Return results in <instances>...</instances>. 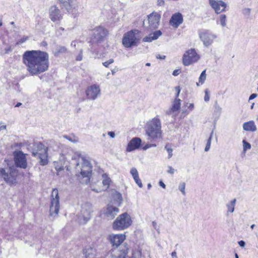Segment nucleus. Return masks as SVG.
Returning a JSON list of instances; mask_svg holds the SVG:
<instances>
[{"label": "nucleus", "instance_id": "obj_53", "mask_svg": "<svg viewBox=\"0 0 258 258\" xmlns=\"http://www.w3.org/2000/svg\"><path fill=\"white\" fill-rule=\"evenodd\" d=\"M135 182L140 187H142L143 184L140 179L135 181Z\"/></svg>", "mask_w": 258, "mask_h": 258}, {"label": "nucleus", "instance_id": "obj_7", "mask_svg": "<svg viewBox=\"0 0 258 258\" xmlns=\"http://www.w3.org/2000/svg\"><path fill=\"white\" fill-rule=\"evenodd\" d=\"M139 32L138 30H134L125 33L122 39L123 46L128 48L136 45L140 39Z\"/></svg>", "mask_w": 258, "mask_h": 258}, {"label": "nucleus", "instance_id": "obj_6", "mask_svg": "<svg viewBox=\"0 0 258 258\" xmlns=\"http://www.w3.org/2000/svg\"><path fill=\"white\" fill-rule=\"evenodd\" d=\"M131 216L126 213L119 215L113 223V229L122 230L128 228L132 224Z\"/></svg>", "mask_w": 258, "mask_h": 258}, {"label": "nucleus", "instance_id": "obj_63", "mask_svg": "<svg viewBox=\"0 0 258 258\" xmlns=\"http://www.w3.org/2000/svg\"><path fill=\"white\" fill-rule=\"evenodd\" d=\"M22 105V103L20 102L17 103V104L16 105V107H19Z\"/></svg>", "mask_w": 258, "mask_h": 258}, {"label": "nucleus", "instance_id": "obj_38", "mask_svg": "<svg viewBox=\"0 0 258 258\" xmlns=\"http://www.w3.org/2000/svg\"><path fill=\"white\" fill-rule=\"evenodd\" d=\"M185 183L184 182L180 183L178 186V189L182 193L183 195H185Z\"/></svg>", "mask_w": 258, "mask_h": 258}, {"label": "nucleus", "instance_id": "obj_4", "mask_svg": "<svg viewBox=\"0 0 258 258\" xmlns=\"http://www.w3.org/2000/svg\"><path fill=\"white\" fill-rule=\"evenodd\" d=\"M146 132V134L153 139L161 136V122L158 117H155L148 122Z\"/></svg>", "mask_w": 258, "mask_h": 258}, {"label": "nucleus", "instance_id": "obj_27", "mask_svg": "<svg viewBox=\"0 0 258 258\" xmlns=\"http://www.w3.org/2000/svg\"><path fill=\"white\" fill-rule=\"evenodd\" d=\"M85 258H96V251L95 248L91 247L86 248L84 250Z\"/></svg>", "mask_w": 258, "mask_h": 258}, {"label": "nucleus", "instance_id": "obj_45", "mask_svg": "<svg viewBox=\"0 0 258 258\" xmlns=\"http://www.w3.org/2000/svg\"><path fill=\"white\" fill-rule=\"evenodd\" d=\"M113 61H114V60L111 58V59H109L107 61H106L103 62V64L104 66L107 68V67H108L109 64L112 63L113 62Z\"/></svg>", "mask_w": 258, "mask_h": 258}, {"label": "nucleus", "instance_id": "obj_52", "mask_svg": "<svg viewBox=\"0 0 258 258\" xmlns=\"http://www.w3.org/2000/svg\"><path fill=\"white\" fill-rule=\"evenodd\" d=\"M7 128V125L3 124V123H0V132L2 130H6Z\"/></svg>", "mask_w": 258, "mask_h": 258}, {"label": "nucleus", "instance_id": "obj_35", "mask_svg": "<svg viewBox=\"0 0 258 258\" xmlns=\"http://www.w3.org/2000/svg\"><path fill=\"white\" fill-rule=\"evenodd\" d=\"M141 256V251L139 248L133 250L132 257L133 258H139Z\"/></svg>", "mask_w": 258, "mask_h": 258}, {"label": "nucleus", "instance_id": "obj_50", "mask_svg": "<svg viewBox=\"0 0 258 258\" xmlns=\"http://www.w3.org/2000/svg\"><path fill=\"white\" fill-rule=\"evenodd\" d=\"M175 90L176 92V95H175V98H177V97L179 96L180 92V88L179 86H176L175 88Z\"/></svg>", "mask_w": 258, "mask_h": 258}, {"label": "nucleus", "instance_id": "obj_56", "mask_svg": "<svg viewBox=\"0 0 258 258\" xmlns=\"http://www.w3.org/2000/svg\"><path fill=\"white\" fill-rule=\"evenodd\" d=\"M108 135L112 138L115 137V133L113 132H109Z\"/></svg>", "mask_w": 258, "mask_h": 258}, {"label": "nucleus", "instance_id": "obj_12", "mask_svg": "<svg viewBox=\"0 0 258 258\" xmlns=\"http://www.w3.org/2000/svg\"><path fill=\"white\" fill-rule=\"evenodd\" d=\"M14 162L17 167L26 169L27 167V162L26 155L21 151L14 152Z\"/></svg>", "mask_w": 258, "mask_h": 258}, {"label": "nucleus", "instance_id": "obj_16", "mask_svg": "<svg viewBox=\"0 0 258 258\" xmlns=\"http://www.w3.org/2000/svg\"><path fill=\"white\" fill-rule=\"evenodd\" d=\"M100 93V87L98 85L96 84L89 87L86 91L87 98L90 100H95L96 99Z\"/></svg>", "mask_w": 258, "mask_h": 258}, {"label": "nucleus", "instance_id": "obj_64", "mask_svg": "<svg viewBox=\"0 0 258 258\" xmlns=\"http://www.w3.org/2000/svg\"><path fill=\"white\" fill-rule=\"evenodd\" d=\"M156 58L158 59H161V56L160 54L156 55Z\"/></svg>", "mask_w": 258, "mask_h": 258}, {"label": "nucleus", "instance_id": "obj_33", "mask_svg": "<svg viewBox=\"0 0 258 258\" xmlns=\"http://www.w3.org/2000/svg\"><path fill=\"white\" fill-rule=\"evenodd\" d=\"M62 137L74 143H76L78 142V139L74 136L63 135Z\"/></svg>", "mask_w": 258, "mask_h": 258}, {"label": "nucleus", "instance_id": "obj_22", "mask_svg": "<svg viewBox=\"0 0 258 258\" xmlns=\"http://www.w3.org/2000/svg\"><path fill=\"white\" fill-rule=\"evenodd\" d=\"M68 160V158L64 155H62L60 156L58 161L54 162V166L55 170L59 173L64 169V165L66 160ZM58 175V173H57Z\"/></svg>", "mask_w": 258, "mask_h": 258}, {"label": "nucleus", "instance_id": "obj_51", "mask_svg": "<svg viewBox=\"0 0 258 258\" xmlns=\"http://www.w3.org/2000/svg\"><path fill=\"white\" fill-rule=\"evenodd\" d=\"M239 245L240 247H243L245 245V242L243 240H240L238 242Z\"/></svg>", "mask_w": 258, "mask_h": 258}, {"label": "nucleus", "instance_id": "obj_49", "mask_svg": "<svg viewBox=\"0 0 258 258\" xmlns=\"http://www.w3.org/2000/svg\"><path fill=\"white\" fill-rule=\"evenodd\" d=\"M83 59V51L82 50H80L79 54L77 55L76 57V60L77 61H81Z\"/></svg>", "mask_w": 258, "mask_h": 258}, {"label": "nucleus", "instance_id": "obj_17", "mask_svg": "<svg viewBox=\"0 0 258 258\" xmlns=\"http://www.w3.org/2000/svg\"><path fill=\"white\" fill-rule=\"evenodd\" d=\"M209 4L217 14L224 11L226 7L225 3L220 0H209Z\"/></svg>", "mask_w": 258, "mask_h": 258}, {"label": "nucleus", "instance_id": "obj_57", "mask_svg": "<svg viewBox=\"0 0 258 258\" xmlns=\"http://www.w3.org/2000/svg\"><path fill=\"white\" fill-rule=\"evenodd\" d=\"M171 256L172 257H177L176 252L175 251H173L171 253Z\"/></svg>", "mask_w": 258, "mask_h": 258}, {"label": "nucleus", "instance_id": "obj_48", "mask_svg": "<svg viewBox=\"0 0 258 258\" xmlns=\"http://www.w3.org/2000/svg\"><path fill=\"white\" fill-rule=\"evenodd\" d=\"M167 168H168V169L167 170V172L170 174H173L174 173L175 171H176L175 169H174L171 166H169L167 167Z\"/></svg>", "mask_w": 258, "mask_h": 258}, {"label": "nucleus", "instance_id": "obj_32", "mask_svg": "<svg viewBox=\"0 0 258 258\" xmlns=\"http://www.w3.org/2000/svg\"><path fill=\"white\" fill-rule=\"evenodd\" d=\"M206 70H204L202 73L201 74V75L199 78V83H197V85L198 86H200L199 83H200L201 85L203 84L205 82V81L206 79Z\"/></svg>", "mask_w": 258, "mask_h": 258}, {"label": "nucleus", "instance_id": "obj_8", "mask_svg": "<svg viewBox=\"0 0 258 258\" xmlns=\"http://www.w3.org/2000/svg\"><path fill=\"white\" fill-rule=\"evenodd\" d=\"M160 18L159 14L157 13H152L148 16L147 20L144 21L143 26L148 31H151L158 27Z\"/></svg>", "mask_w": 258, "mask_h": 258}, {"label": "nucleus", "instance_id": "obj_41", "mask_svg": "<svg viewBox=\"0 0 258 258\" xmlns=\"http://www.w3.org/2000/svg\"><path fill=\"white\" fill-rule=\"evenodd\" d=\"M243 144L244 151H246V150L250 149L251 148V145L246 141L243 140Z\"/></svg>", "mask_w": 258, "mask_h": 258}, {"label": "nucleus", "instance_id": "obj_21", "mask_svg": "<svg viewBox=\"0 0 258 258\" xmlns=\"http://www.w3.org/2000/svg\"><path fill=\"white\" fill-rule=\"evenodd\" d=\"M183 22V17L179 13L174 14L171 17L170 23L172 26L177 28Z\"/></svg>", "mask_w": 258, "mask_h": 258}, {"label": "nucleus", "instance_id": "obj_40", "mask_svg": "<svg viewBox=\"0 0 258 258\" xmlns=\"http://www.w3.org/2000/svg\"><path fill=\"white\" fill-rule=\"evenodd\" d=\"M165 150L168 154V158H170L172 156V149L170 147H169L168 145H166L165 147Z\"/></svg>", "mask_w": 258, "mask_h": 258}, {"label": "nucleus", "instance_id": "obj_29", "mask_svg": "<svg viewBox=\"0 0 258 258\" xmlns=\"http://www.w3.org/2000/svg\"><path fill=\"white\" fill-rule=\"evenodd\" d=\"M236 202V199H234L226 204V206L227 208V213H232L234 211Z\"/></svg>", "mask_w": 258, "mask_h": 258}, {"label": "nucleus", "instance_id": "obj_44", "mask_svg": "<svg viewBox=\"0 0 258 258\" xmlns=\"http://www.w3.org/2000/svg\"><path fill=\"white\" fill-rule=\"evenodd\" d=\"M28 39V37L24 36L20 39H19L16 43L17 45H20L25 42Z\"/></svg>", "mask_w": 258, "mask_h": 258}, {"label": "nucleus", "instance_id": "obj_34", "mask_svg": "<svg viewBox=\"0 0 258 258\" xmlns=\"http://www.w3.org/2000/svg\"><path fill=\"white\" fill-rule=\"evenodd\" d=\"M220 23L223 27L226 26V17L224 14H222L220 16Z\"/></svg>", "mask_w": 258, "mask_h": 258}, {"label": "nucleus", "instance_id": "obj_58", "mask_svg": "<svg viewBox=\"0 0 258 258\" xmlns=\"http://www.w3.org/2000/svg\"><path fill=\"white\" fill-rule=\"evenodd\" d=\"M92 190L96 192H99L101 191L100 189H96V188H92Z\"/></svg>", "mask_w": 258, "mask_h": 258}, {"label": "nucleus", "instance_id": "obj_30", "mask_svg": "<svg viewBox=\"0 0 258 258\" xmlns=\"http://www.w3.org/2000/svg\"><path fill=\"white\" fill-rule=\"evenodd\" d=\"M67 48L63 46H57L53 51V54L55 56H58L60 54L67 52Z\"/></svg>", "mask_w": 258, "mask_h": 258}, {"label": "nucleus", "instance_id": "obj_54", "mask_svg": "<svg viewBox=\"0 0 258 258\" xmlns=\"http://www.w3.org/2000/svg\"><path fill=\"white\" fill-rule=\"evenodd\" d=\"M257 95L255 93H253V94H251L249 97V100H252V99H254L257 96Z\"/></svg>", "mask_w": 258, "mask_h": 258}, {"label": "nucleus", "instance_id": "obj_13", "mask_svg": "<svg viewBox=\"0 0 258 258\" xmlns=\"http://www.w3.org/2000/svg\"><path fill=\"white\" fill-rule=\"evenodd\" d=\"M61 4L60 7L62 9H65L66 10L71 14H75L77 11L78 7L76 0H58Z\"/></svg>", "mask_w": 258, "mask_h": 258}, {"label": "nucleus", "instance_id": "obj_15", "mask_svg": "<svg viewBox=\"0 0 258 258\" xmlns=\"http://www.w3.org/2000/svg\"><path fill=\"white\" fill-rule=\"evenodd\" d=\"M93 31L94 39L97 43L103 41L107 34V31L101 26L95 28Z\"/></svg>", "mask_w": 258, "mask_h": 258}, {"label": "nucleus", "instance_id": "obj_39", "mask_svg": "<svg viewBox=\"0 0 258 258\" xmlns=\"http://www.w3.org/2000/svg\"><path fill=\"white\" fill-rule=\"evenodd\" d=\"M102 184L104 186V189H106L109 185L110 184V179L108 178H104L102 181Z\"/></svg>", "mask_w": 258, "mask_h": 258}, {"label": "nucleus", "instance_id": "obj_43", "mask_svg": "<svg viewBox=\"0 0 258 258\" xmlns=\"http://www.w3.org/2000/svg\"><path fill=\"white\" fill-rule=\"evenodd\" d=\"M211 142H212V140H211V139H208L207 144H206V147L205 148V151L206 152H208L209 151L210 147H211Z\"/></svg>", "mask_w": 258, "mask_h": 258}, {"label": "nucleus", "instance_id": "obj_59", "mask_svg": "<svg viewBox=\"0 0 258 258\" xmlns=\"http://www.w3.org/2000/svg\"><path fill=\"white\" fill-rule=\"evenodd\" d=\"M213 133H214V131H212V132L211 133V134H210V137H209V139H211V140H212V138H213Z\"/></svg>", "mask_w": 258, "mask_h": 258}, {"label": "nucleus", "instance_id": "obj_36", "mask_svg": "<svg viewBox=\"0 0 258 258\" xmlns=\"http://www.w3.org/2000/svg\"><path fill=\"white\" fill-rule=\"evenodd\" d=\"M12 51V48L11 46H8L4 49L3 48H1L0 49V53H1V54L2 55H4L5 54H8L10 52H11Z\"/></svg>", "mask_w": 258, "mask_h": 258}, {"label": "nucleus", "instance_id": "obj_25", "mask_svg": "<svg viewBox=\"0 0 258 258\" xmlns=\"http://www.w3.org/2000/svg\"><path fill=\"white\" fill-rule=\"evenodd\" d=\"M243 128L246 131L255 132L257 130V127L252 120L244 122L243 124Z\"/></svg>", "mask_w": 258, "mask_h": 258}, {"label": "nucleus", "instance_id": "obj_10", "mask_svg": "<svg viewBox=\"0 0 258 258\" xmlns=\"http://www.w3.org/2000/svg\"><path fill=\"white\" fill-rule=\"evenodd\" d=\"M51 197L50 215V216H55L58 214L59 210V198L57 189H53Z\"/></svg>", "mask_w": 258, "mask_h": 258}, {"label": "nucleus", "instance_id": "obj_19", "mask_svg": "<svg viewBox=\"0 0 258 258\" xmlns=\"http://www.w3.org/2000/svg\"><path fill=\"white\" fill-rule=\"evenodd\" d=\"M142 140L140 138H133L128 143L126 148L127 152H131L136 149H139L141 145Z\"/></svg>", "mask_w": 258, "mask_h": 258}, {"label": "nucleus", "instance_id": "obj_31", "mask_svg": "<svg viewBox=\"0 0 258 258\" xmlns=\"http://www.w3.org/2000/svg\"><path fill=\"white\" fill-rule=\"evenodd\" d=\"M181 100L180 99L175 98L173 102L171 109L173 111H176L180 108Z\"/></svg>", "mask_w": 258, "mask_h": 258}, {"label": "nucleus", "instance_id": "obj_37", "mask_svg": "<svg viewBox=\"0 0 258 258\" xmlns=\"http://www.w3.org/2000/svg\"><path fill=\"white\" fill-rule=\"evenodd\" d=\"M185 106H187L188 110H185V111H183V113H186V114H188L190 111H192L194 109V104L193 103H189L188 105V103H185Z\"/></svg>", "mask_w": 258, "mask_h": 258}, {"label": "nucleus", "instance_id": "obj_23", "mask_svg": "<svg viewBox=\"0 0 258 258\" xmlns=\"http://www.w3.org/2000/svg\"><path fill=\"white\" fill-rule=\"evenodd\" d=\"M118 212L119 209L117 207L112 205H108L104 214L107 217L113 219Z\"/></svg>", "mask_w": 258, "mask_h": 258}, {"label": "nucleus", "instance_id": "obj_1", "mask_svg": "<svg viewBox=\"0 0 258 258\" xmlns=\"http://www.w3.org/2000/svg\"><path fill=\"white\" fill-rule=\"evenodd\" d=\"M23 61L31 75H38L48 70L49 55L45 51L27 50L23 55Z\"/></svg>", "mask_w": 258, "mask_h": 258}, {"label": "nucleus", "instance_id": "obj_20", "mask_svg": "<svg viewBox=\"0 0 258 258\" xmlns=\"http://www.w3.org/2000/svg\"><path fill=\"white\" fill-rule=\"evenodd\" d=\"M109 238L112 245L117 247L124 241L125 236L124 234H112L109 235Z\"/></svg>", "mask_w": 258, "mask_h": 258}, {"label": "nucleus", "instance_id": "obj_11", "mask_svg": "<svg viewBox=\"0 0 258 258\" xmlns=\"http://www.w3.org/2000/svg\"><path fill=\"white\" fill-rule=\"evenodd\" d=\"M199 59L200 56L197 53L195 49L191 48L186 51L184 53L182 57V62L185 66H188L198 61Z\"/></svg>", "mask_w": 258, "mask_h": 258}, {"label": "nucleus", "instance_id": "obj_26", "mask_svg": "<svg viewBox=\"0 0 258 258\" xmlns=\"http://www.w3.org/2000/svg\"><path fill=\"white\" fill-rule=\"evenodd\" d=\"M160 35H161V30L155 31L153 33L150 34L148 36H146L143 38L144 42H151L153 40L157 39Z\"/></svg>", "mask_w": 258, "mask_h": 258}, {"label": "nucleus", "instance_id": "obj_61", "mask_svg": "<svg viewBox=\"0 0 258 258\" xmlns=\"http://www.w3.org/2000/svg\"><path fill=\"white\" fill-rule=\"evenodd\" d=\"M133 178H134L135 181L140 179L139 175L137 176L133 177Z\"/></svg>", "mask_w": 258, "mask_h": 258}, {"label": "nucleus", "instance_id": "obj_5", "mask_svg": "<svg viewBox=\"0 0 258 258\" xmlns=\"http://www.w3.org/2000/svg\"><path fill=\"white\" fill-rule=\"evenodd\" d=\"M32 155L40 160L41 165L48 163L47 148L40 142H35L33 145Z\"/></svg>", "mask_w": 258, "mask_h": 258}, {"label": "nucleus", "instance_id": "obj_28", "mask_svg": "<svg viewBox=\"0 0 258 258\" xmlns=\"http://www.w3.org/2000/svg\"><path fill=\"white\" fill-rule=\"evenodd\" d=\"M122 201L121 195L118 192H115L113 196V202L112 203L118 206H120Z\"/></svg>", "mask_w": 258, "mask_h": 258}, {"label": "nucleus", "instance_id": "obj_24", "mask_svg": "<svg viewBox=\"0 0 258 258\" xmlns=\"http://www.w3.org/2000/svg\"><path fill=\"white\" fill-rule=\"evenodd\" d=\"M127 253L126 249H123L121 251L114 249L111 252V255L112 258H125Z\"/></svg>", "mask_w": 258, "mask_h": 258}, {"label": "nucleus", "instance_id": "obj_14", "mask_svg": "<svg viewBox=\"0 0 258 258\" xmlns=\"http://www.w3.org/2000/svg\"><path fill=\"white\" fill-rule=\"evenodd\" d=\"M92 212L93 207L91 204L85 202L82 205L80 217L86 222L90 219Z\"/></svg>", "mask_w": 258, "mask_h": 258}, {"label": "nucleus", "instance_id": "obj_55", "mask_svg": "<svg viewBox=\"0 0 258 258\" xmlns=\"http://www.w3.org/2000/svg\"><path fill=\"white\" fill-rule=\"evenodd\" d=\"M179 72H180L179 70H175L173 72L172 75H173V76H177V75H179Z\"/></svg>", "mask_w": 258, "mask_h": 258}, {"label": "nucleus", "instance_id": "obj_3", "mask_svg": "<svg viewBox=\"0 0 258 258\" xmlns=\"http://www.w3.org/2000/svg\"><path fill=\"white\" fill-rule=\"evenodd\" d=\"M19 172L16 167L14 166L0 168V178L3 179L10 185H15L18 181Z\"/></svg>", "mask_w": 258, "mask_h": 258}, {"label": "nucleus", "instance_id": "obj_47", "mask_svg": "<svg viewBox=\"0 0 258 258\" xmlns=\"http://www.w3.org/2000/svg\"><path fill=\"white\" fill-rule=\"evenodd\" d=\"M251 10L249 8H245L242 10V13L245 16H248L250 15Z\"/></svg>", "mask_w": 258, "mask_h": 258}, {"label": "nucleus", "instance_id": "obj_18", "mask_svg": "<svg viewBox=\"0 0 258 258\" xmlns=\"http://www.w3.org/2000/svg\"><path fill=\"white\" fill-rule=\"evenodd\" d=\"M62 15L59 9L56 6H51L49 9V18L53 22H57L62 19Z\"/></svg>", "mask_w": 258, "mask_h": 258}, {"label": "nucleus", "instance_id": "obj_46", "mask_svg": "<svg viewBox=\"0 0 258 258\" xmlns=\"http://www.w3.org/2000/svg\"><path fill=\"white\" fill-rule=\"evenodd\" d=\"M205 97H204V100L206 102H208L210 100V96L209 95V92H208V89L205 90Z\"/></svg>", "mask_w": 258, "mask_h": 258}, {"label": "nucleus", "instance_id": "obj_42", "mask_svg": "<svg viewBox=\"0 0 258 258\" xmlns=\"http://www.w3.org/2000/svg\"><path fill=\"white\" fill-rule=\"evenodd\" d=\"M130 173L132 174L133 177L137 176L139 175L138 171L136 168H132L131 169Z\"/></svg>", "mask_w": 258, "mask_h": 258}, {"label": "nucleus", "instance_id": "obj_60", "mask_svg": "<svg viewBox=\"0 0 258 258\" xmlns=\"http://www.w3.org/2000/svg\"><path fill=\"white\" fill-rule=\"evenodd\" d=\"M71 45L72 46H73V47H76V42H75V41H73V42L71 43Z\"/></svg>", "mask_w": 258, "mask_h": 258}, {"label": "nucleus", "instance_id": "obj_9", "mask_svg": "<svg viewBox=\"0 0 258 258\" xmlns=\"http://www.w3.org/2000/svg\"><path fill=\"white\" fill-rule=\"evenodd\" d=\"M198 34L203 45L204 46L207 47L211 46L213 43L214 40L217 37L216 34L212 33L208 30L199 31L198 32Z\"/></svg>", "mask_w": 258, "mask_h": 258}, {"label": "nucleus", "instance_id": "obj_2", "mask_svg": "<svg viewBox=\"0 0 258 258\" xmlns=\"http://www.w3.org/2000/svg\"><path fill=\"white\" fill-rule=\"evenodd\" d=\"M72 164H75L77 172L83 177H86V183L89 181V176L92 172V166L90 162L82 157L80 153H76L72 157Z\"/></svg>", "mask_w": 258, "mask_h": 258}, {"label": "nucleus", "instance_id": "obj_62", "mask_svg": "<svg viewBox=\"0 0 258 258\" xmlns=\"http://www.w3.org/2000/svg\"><path fill=\"white\" fill-rule=\"evenodd\" d=\"M156 223L155 222H153V226L155 229H156Z\"/></svg>", "mask_w": 258, "mask_h": 258}]
</instances>
